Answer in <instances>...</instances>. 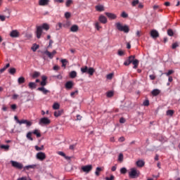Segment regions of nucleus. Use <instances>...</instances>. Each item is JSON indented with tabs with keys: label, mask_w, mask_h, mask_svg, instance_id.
I'll use <instances>...</instances> for the list:
<instances>
[{
	"label": "nucleus",
	"mask_w": 180,
	"mask_h": 180,
	"mask_svg": "<svg viewBox=\"0 0 180 180\" xmlns=\"http://www.w3.org/2000/svg\"><path fill=\"white\" fill-rule=\"evenodd\" d=\"M28 86L30 89H36V86H37V84H36V83L34 82H30L28 84Z\"/></svg>",
	"instance_id": "24"
},
{
	"label": "nucleus",
	"mask_w": 180,
	"mask_h": 180,
	"mask_svg": "<svg viewBox=\"0 0 180 180\" xmlns=\"http://www.w3.org/2000/svg\"><path fill=\"white\" fill-rule=\"evenodd\" d=\"M11 37H19V32L18 30H13L10 33Z\"/></svg>",
	"instance_id": "18"
},
{
	"label": "nucleus",
	"mask_w": 180,
	"mask_h": 180,
	"mask_svg": "<svg viewBox=\"0 0 180 180\" xmlns=\"http://www.w3.org/2000/svg\"><path fill=\"white\" fill-rule=\"evenodd\" d=\"M81 72H82V74L87 73L91 77H92V75H94V73L95 72V69H94V68H88V66H84L81 68Z\"/></svg>",
	"instance_id": "3"
},
{
	"label": "nucleus",
	"mask_w": 180,
	"mask_h": 180,
	"mask_svg": "<svg viewBox=\"0 0 180 180\" xmlns=\"http://www.w3.org/2000/svg\"><path fill=\"white\" fill-rule=\"evenodd\" d=\"M118 56H124V52L123 51H118Z\"/></svg>",
	"instance_id": "59"
},
{
	"label": "nucleus",
	"mask_w": 180,
	"mask_h": 180,
	"mask_svg": "<svg viewBox=\"0 0 180 180\" xmlns=\"http://www.w3.org/2000/svg\"><path fill=\"white\" fill-rule=\"evenodd\" d=\"M129 178L134 179L135 178H139L140 176V171L137 170L136 168H131V171L129 172Z\"/></svg>",
	"instance_id": "4"
},
{
	"label": "nucleus",
	"mask_w": 180,
	"mask_h": 180,
	"mask_svg": "<svg viewBox=\"0 0 180 180\" xmlns=\"http://www.w3.org/2000/svg\"><path fill=\"white\" fill-rule=\"evenodd\" d=\"M105 15L109 18L111 20H114L115 19H116L117 18V16L116 15V14L115 13H105Z\"/></svg>",
	"instance_id": "12"
},
{
	"label": "nucleus",
	"mask_w": 180,
	"mask_h": 180,
	"mask_svg": "<svg viewBox=\"0 0 180 180\" xmlns=\"http://www.w3.org/2000/svg\"><path fill=\"white\" fill-rule=\"evenodd\" d=\"M25 81H26V79L23 77H20L18 79V82L19 85H22V84H25Z\"/></svg>",
	"instance_id": "25"
},
{
	"label": "nucleus",
	"mask_w": 180,
	"mask_h": 180,
	"mask_svg": "<svg viewBox=\"0 0 180 180\" xmlns=\"http://www.w3.org/2000/svg\"><path fill=\"white\" fill-rule=\"evenodd\" d=\"M75 94H78V90H76L75 91H72L70 93V96H72V98H74V95H75Z\"/></svg>",
	"instance_id": "56"
},
{
	"label": "nucleus",
	"mask_w": 180,
	"mask_h": 180,
	"mask_svg": "<svg viewBox=\"0 0 180 180\" xmlns=\"http://www.w3.org/2000/svg\"><path fill=\"white\" fill-rule=\"evenodd\" d=\"M126 120L124 118L122 117L120 119V123H125Z\"/></svg>",
	"instance_id": "64"
},
{
	"label": "nucleus",
	"mask_w": 180,
	"mask_h": 180,
	"mask_svg": "<svg viewBox=\"0 0 180 180\" xmlns=\"http://www.w3.org/2000/svg\"><path fill=\"white\" fill-rule=\"evenodd\" d=\"M27 139H28V140H30L31 141H33V138L32 137V132H28L27 134Z\"/></svg>",
	"instance_id": "38"
},
{
	"label": "nucleus",
	"mask_w": 180,
	"mask_h": 180,
	"mask_svg": "<svg viewBox=\"0 0 180 180\" xmlns=\"http://www.w3.org/2000/svg\"><path fill=\"white\" fill-rule=\"evenodd\" d=\"M65 18H66V19H70V18H71V13L70 12H66L65 13Z\"/></svg>",
	"instance_id": "44"
},
{
	"label": "nucleus",
	"mask_w": 180,
	"mask_h": 180,
	"mask_svg": "<svg viewBox=\"0 0 180 180\" xmlns=\"http://www.w3.org/2000/svg\"><path fill=\"white\" fill-rule=\"evenodd\" d=\"M167 34L168 36H174V31H172V30H167Z\"/></svg>",
	"instance_id": "47"
},
{
	"label": "nucleus",
	"mask_w": 180,
	"mask_h": 180,
	"mask_svg": "<svg viewBox=\"0 0 180 180\" xmlns=\"http://www.w3.org/2000/svg\"><path fill=\"white\" fill-rule=\"evenodd\" d=\"M37 91H39L40 92H42L44 95H47L48 94H50V91L46 89V88L41 86L39 87L37 89Z\"/></svg>",
	"instance_id": "14"
},
{
	"label": "nucleus",
	"mask_w": 180,
	"mask_h": 180,
	"mask_svg": "<svg viewBox=\"0 0 180 180\" xmlns=\"http://www.w3.org/2000/svg\"><path fill=\"white\" fill-rule=\"evenodd\" d=\"M98 20L99 22H101V23H103V25L108 23V18H106V17H105L104 15H100L98 18Z\"/></svg>",
	"instance_id": "13"
},
{
	"label": "nucleus",
	"mask_w": 180,
	"mask_h": 180,
	"mask_svg": "<svg viewBox=\"0 0 180 180\" xmlns=\"http://www.w3.org/2000/svg\"><path fill=\"white\" fill-rule=\"evenodd\" d=\"M49 0H39V5L40 6H46V5H49Z\"/></svg>",
	"instance_id": "17"
},
{
	"label": "nucleus",
	"mask_w": 180,
	"mask_h": 180,
	"mask_svg": "<svg viewBox=\"0 0 180 180\" xmlns=\"http://www.w3.org/2000/svg\"><path fill=\"white\" fill-rule=\"evenodd\" d=\"M118 161H120L122 162V161H123V153H120L118 156Z\"/></svg>",
	"instance_id": "51"
},
{
	"label": "nucleus",
	"mask_w": 180,
	"mask_h": 180,
	"mask_svg": "<svg viewBox=\"0 0 180 180\" xmlns=\"http://www.w3.org/2000/svg\"><path fill=\"white\" fill-rule=\"evenodd\" d=\"M172 74H174V70H170L167 72L165 73V75H167V77H169V75H172Z\"/></svg>",
	"instance_id": "43"
},
{
	"label": "nucleus",
	"mask_w": 180,
	"mask_h": 180,
	"mask_svg": "<svg viewBox=\"0 0 180 180\" xmlns=\"http://www.w3.org/2000/svg\"><path fill=\"white\" fill-rule=\"evenodd\" d=\"M160 92L159 89H155L152 91L151 94L153 96H158V95H160Z\"/></svg>",
	"instance_id": "23"
},
{
	"label": "nucleus",
	"mask_w": 180,
	"mask_h": 180,
	"mask_svg": "<svg viewBox=\"0 0 180 180\" xmlns=\"http://www.w3.org/2000/svg\"><path fill=\"white\" fill-rule=\"evenodd\" d=\"M32 78L36 79L39 78L40 77V72H34L32 75Z\"/></svg>",
	"instance_id": "27"
},
{
	"label": "nucleus",
	"mask_w": 180,
	"mask_h": 180,
	"mask_svg": "<svg viewBox=\"0 0 180 180\" xmlns=\"http://www.w3.org/2000/svg\"><path fill=\"white\" fill-rule=\"evenodd\" d=\"M58 155H61V157H64L66 160H70V157L65 155V153L63 152L59 151L58 152Z\"/></svg>",
	"instance_id": "28"
},
{
	"label": "nucleus",
	"mask_w": 180,
	"mask_h": 180,
	"mask_svg": "<svg viewBox=\"0 0 180 180\" xmlns=\"http://www.w3.org/2000/svg\"><path fill=\"white\" fill-rule=\"evenodd\" d=\"M176 47H179V44H178V42H175V43L172 44V49L173 50H175V49H176Z\"/></svg>",
	"instance_id": "39"
},
{
	"label": "nucleus",
	"mask_w": 180,
	"mask_h": 180,
	"mask_svg": "<svg viewBox=\"0 0 180 180\" xmlns=\"http://www.w3.org/2000/svg\"><path fill=\"white\" fill-rule=\"evenodd\" d=\"M50 123H51V121L50 120V119L47 118V117H43L41 118L39 120V124H50Z\"/></svg>",
	"instance_id": "9"
},
{
	"label": "nucleus",
	"mask_w": 180,
	"mask_h": 180,
	"mask_svg": "<svg viewBox=\"0 0 180 180\" xmlns=\"http://www.w3.org/2000/svg\"><path fill=\"white\" fill-rule=\"evenodd\" d=\"M53 69L54 71H58V70H60V67L58 65H55Z\"/></svg>",
	"instance_id": "61"
},
{
	"label": "nucleus",
	"mask_w": 180,
	"mask_h": 180,
	"mask_svg": "<svg viewBox=\"0 0 180 180\" xmlns=\"http://www.w3.org/2000/svg\"><path fill=\"white\" fill-rule=\"evenodd\" d=\"M42 53L47 56V57H49V58H50L51 60H53V58H54V56L57 54V51L53 50L52 52H50L46 50L42 52Z\"/></svg>",
	"instance_id": "5"
},
{
	"label": "nucleus",
	"mask_w": 180,
	"mask_h": 180,
	"mask_svg": "<svg viewBox=\"0 0 180 180\" xmlns=\"http://www.w3.org/2000/svg\"><path fill=\"white\" fill-rule=\"evenodd\" d=\"M115 26L120 32H124V33H129L130 32V28L127 25H122L120 22L115 23Z\"/></svg>",
	"instance_id": "2"
},
{
	"label": "nucleus",
	"mask_w": 180,
	"mask_h": 180,
	"mask_svg": "<svg viewBox=\"0 0 180 180\" xmlns=\"http://www.w3.org/2000/svg\"><path fill=\"white\" fill-rule=\"evenodd\" d=\"M8 72L9 74H11V75H15V74H16V68H11L8 70Z\"/></svg>",
	"instance_id": "26"
},
{
	"label": "nucleus",
	"mask_w": 180,
	"mask_h": 180,
	"mask_svg": "<svg viewBox=\"0 0 180 180\" xmlns=\"http://www.w3.org/2000/svg\"><path fill=\"white\" fill-rule=\"evenodd\" d=\"M71 4H72V0H67L65 5L68 8L71 5Z\"/></svg>",
	"instance_id": "42"
},
{
	"label": "nucleus",
	"mask_w": 180,
	"mask_h": 180,
	"mask_svg": "<svg viewBox=\"0 0 180 180\" xmlns=\"http://www.w3.org/2000/svg\"><path fill=\"white\" fill-rule=\"evenodd\" d=\"M101 171H102V168L96 167V172H95L96 176H99V175H101Z\"/></svg>",
	"instance_id": "29"
},
{
	"label": "nucleus",
	"mask_w": 180,
	"mask_h": 180,
	"mask_svg": "<svg viewBox=\"0 0 180 180\" xmlns=\"http://www.w3.org/2000/svg\"><path fill=\"white\" fill-rule=\"evenodd\" d=\"M143 106H149L150 105V101L148 100H146L145 101H143Z\"/></svg>",
	"instance_id": "50"
},
{
	"label": "nucleus",
	"mask_w": 180,
	"mask_h": 180,
	"mask_svg": "<svg viewBox=\"0 0 180 180\" xmlns=\"http://www.w3.org/2000/svg\"><path fill=\"white\" fill-rule=\"evenodd\" d=\"M96 10L98 12H103V11H105V7L102 5L96 6Z\"/></svg>",
	"instance_id": "22"
},
{
	"label": "nucleus",
	"mask_w": 180,
	"mask_h": 180,
	"mask_svg": "<svg viewBox=\"0 0 180 180\" xmlns=\"http://www.w3.org/2000/svg\"><path fill=\"white\" fill-rule=\"evenodd\" d=\"M41 79H42V82H46L47 81V77L45 75H44V76L41 77Z\"/></svg>",
	"instance_id": "63"
},
{
	"label": "nucleus",
	"mask_w": 180,
	"mask_h": 180,
	"mask_svg": "<svg viewBox=\"0 0 180 180\" xmlns=\"http://www.w3.org/2000/svg\"><path fill=\"white\" fill-rule=\"evenodd\" d=\"M95 26H96V28L97 29V30H100V29H101V27H102L99 25V22H96Z\"/></svg>",
	"instance_id": "54"
},
{
	"label": "nucleus",
	"mask_w": 180,
	"mask_h": 180,
	"mask_svg": "<svg viewBox=\"0 0 180 180\" xmlns=\"http://www.w3.org/2000/svg\"><path fill=\"white\" fill-rule=\"evenodd\" d=\"M70 77L72 79L77 77V72L75 71H72L70 72Z\"/></svg>",
	"instance_id": "32"
},
{
	"label": "nucleus",
	"mask_w": 180,
	"mask_h": 180,
	"mask_svg": "<svg viewBox=\"0 0 180 180\" xmlns=\"http://www.w3.org/2000/svg\"><path fill=\"white\" fill-rule=\"evenodd\" d=\"M6 19V17L5 15H0V20H1V22H5Z\"/></svg>",
	"instance_id": "55"
},
{
	"label": "nucleus",
	"mask_w": 180,
	"mask_h": 180,
	"mask_svg": "<svg viewBox=\"0 0 180 180\" xmlns=\"http://www.w3.org/2000/svg\"><path fill=\"white\" fill-rule=\"evenodd\" d=\"M31 49L32 51L35 52L39 49V45L34 44Z\"/></svg>",
	"instance_id": "40"
},
{
	"label": "nucleus",
	"mask_w": 180,
	"mask_h": 180,
	"mask_svg": "<svg viewBox=\"0 0 180 180\" xmlns=\"http://www.w3.org/2000/svg\"><path fill=\"white\" fill-rule=\"evenodd\" d=\"M150 36L153 39H157L160 37V33H158V31L153 30L150 31Z\"/></svg>",
	"instance_id": "11"
},
{
	"label": "nucleus",
	"mask_w": 180,
	"mask_h": 180,
	"mask_svg": "<svg viewBox=\"0 0 180 180\" xmlns=\"http://www.w3.org/2000/svg\"><path fill=\"white\" fill-rule=\"evenodd\" d=\"M134 58H136V56H129L128 59L124 62V65H126V66L130 65L133 60H134Z\"/></svg>",
	"instance_id": "10"
},
{
	"label": "nucleus",
	"mask_w": 180,
	"mask_h": 180,
	"mask_svg": "<svg viewBox=\"0 0 180 180\" xmlns=\"http://www.w3.org/2000/svg\"><path fill=\"white\" fill-rule=\"evenodd\" d=\"M11 164L12 167H13L14 168H16L17 169H22L23 168V165L16 161L11 160Z\"/></svg>",
	"instance_id": "6"
},
{
	"label": "nucleus",
	"mask_w": 180,
	"mask_h": 180,
	"mask_svg": "<svg viewBox=\"0 0 180 180\" xmlns=\"http://www.w3.org/2000/svg\"><path fill=\"white\" fill-rule=\"evenodd\" d=\"M120 172L122 174H126V172H127V169H126V167H122L120 169Z\"/></svg>",
	"instance_id": "46"
},
{
	"label": "nucleus",
	"mask_w": 180,
	"mask_h": 180,
	"mask_svg": "<svg viewBox=\"0 0 180 180\" xmlns=\"http://www.w3.org/2000/svg\"><path fill=\"white\" fill-rule=\"evenodd\" d=\"M33 134H36L37 137H41V134H40V131H39L38 129H35L33 131Z\"/></svg>",
	"instance_id": "30"
},
{
	"label": "nucleus",
	"mask_w": 180,
	"mask_h": 180,
	"mask_svg": "<svg viewBox=\"0 0 180 180\" xmlns=\"http://www.w3.org/2000/svg\"><path fill=\"white\" fill-rule=\"evenodd\" d=\"M0 148L6 150V151H8L9 150V145H1Z\"/></svg>",
	"instance_id": "37"
},
{
	"label": "nucleus",
	"mask_w": 180,
	"mask_h": 180,
	"mask_svg": "<svg viewBox=\"0 0 180 180\" xmlns=\"http://www.w3.org/2000/svg\"><path fill=\"white\" fill-rule=\"evenodd\" d=\"M35 150L37 151H41L44 150V146H41V147H39L38 146H35Z\"/></svg>",
	"instance_id": "35"
},
{
	"label": "nucleus",
	"mask_w": 180,
	"mask_h": 180,
	"mask_svg": "<svg viewBox=\"0 0 180 180\" xmlns=\"http://www.w3.org/2000/svg\"><path fill=\"white\" fill-rule=\"evenodd\" d=\"M107 79H112L113 78V73H110L106 76Z\"/></svg>",
	"instance_id": "48"
},
{
	"label": "nucleus",
	"mask_w": 180,
	"mask_h": 180,
	"mask_svg": "<svg viewBox=\"0 0 180 180\" xmlns=\"http://www.w3.org/2000/svg\"><path fill=\"white\" fill-rule=\"evenodd\" d=\"M25 124L30 127V126H32V122L30 121H28L27 120H25Z\"/></svg>",
	"instance_id": "53"
},
{
	"label": "nucleus",
	"mask_w": 180,
	"mask_h": 180,
	"mask_svg": "<svg viewBox=\"0 0 180 180\" xmlns=\"http://www.w3.org/2000/svg\"><path fill=\"white\" fill-rule=\"evenodd\" d=\"M37 160H39V161H44L46 160V153L43 152H39L36 155Z\"/></svg>",
	"instance_id": "7"
},
{
	"label": "nucleus",
	"mask_w": 180,
	"mask_h": 180,
	"mask_svg": "<svg viewBox=\"0 0 180 180\" xmlns=\"http://www.w3.org/2000/svg\"><path fill=\"white\" fill-rule=\"evenodd\" d=\"M113 96V91L107 92V98H112Z\"/></svg>",
	"instance_id": "45"
},
{
	"label": "nucleus",
	"mask_w": 180,
	"mask_h": 180,
	"mask_svg": "<svg viewBox=\"0 0 180 180\" xmlns=\"http://www.w3.org/2000/svg\"><path fill=\"white\" fill-rule=\"evenodd\" d=\"M121 17L124 18H128L129 17V14L127 13L126 12L123 11L122 13V14H121Z\"/></svg>",
	"instance_id": "41"
},
{
	"label": "nucleus",
	"mask_w": 180,
	"mask_h": 180,
	"mask_svg": "<svg viewBox=\"0 0 180 180\" xmlns=\"http://www.w3.org/2000/svg\"><path fill=\"white\" fill-rule=\"evenodd\" d=\"M43 29L44 30H49L50 29V25L47 23H44L41 26L37 27V38L40 39L41 37V34H43Z\"/></svg>",
	"instance_id": "1"
},
{
	"label": "nucleus",
	"mask_w": 180,
	"mask_h": 180,
	"mask_svg": "<svg viewBox=\"0 0 180 180\" xmlns=\"http://www.w3.org/2000/svg\"><path fill=\"white\" fill-rule=\"evenodd\" d=\"M139 0H134L132 1L131 5L132 6H136V5H139Z\"/></svg>",
	"instance_id": "52"
},
{
	"label": "nucleus",
	"mask_w": 180,
	"mask_h": 180,
	"mask_svg": "<svg viewBox=\"0 0 180 180\" xmlns=\"http://www.w3.org/2000/svg\"><path fill=\"white\" fill-rule=\"evenodd\" d=\"M115 179V176L111 175L110 177H106L105 180H114Z\"/></svg>",
	"instance_id": "57"
},
{
	"label": "nucleus",
	"mask_w": 180,
	"mask_h": 180,
	"mask_svg": "<svg viewBox=\"0 0 180 180\" xmlns=\"http://www.w3.org/2000/svg\"><path fill=\"white\" fill-rule=\"evenodd\" d=\"M82 171H83V172H86V174L91 172V171H92V165L82 167Z\"/></svg>",
	"instance_id": "8"
},
{
	"label": "nucleus",
	"mask_w": 180,
	"mask_h": 180,
	"mask_svg": "<svg viewBox=\"0 0 180 180\" xmlns=\"http://www.w3.org/2000/svg\"><path fill=\"white\" fill-rule=\"evenodd\" d=\"M149 78H150L152 81H154V79H155V75H149Z\"/></svg>",
	"instance_id": "60"
},
{
	"label": "nucleus",
	"mask_w": 180,
	"mask_h": 180,
	"mask_svg": "<svg viewBox=\"0 0 180 180\" xmlns=\"http://www.w3.org/2000/svg\"><path fill=\"white\" fill-rule=\"evenodd\" d=\"M66 89H71L74 86V82L69 81L65 83V85Z\"/></svg>",
	"instance_id": "15"
},
{
	"label": "nucleus",
	"mask_w": 180,
	"mask_h": 180,
	"mask_svg": "<svg viewBox=\"0 0 180 180\" xmlns=\"http://www.w3.org/2000/svg\"><path fill=\"white\" fill-rule=\"evenodd\" d=\"M53 109H54V110H57L60 109V104L58 103H53Z\"/></svg>",
	"instance_id": "31"
},
{
	"label": "nucleus",
	"mask_w": 180,
	"mask_h": 180,
	"mask_svg": "<svg viewBox=\"0 0 180 180\" xmlns=\"http://www.w3.org/2000/svg\"><path fill=\"white\" fill-rule=\"evenodd\" d=\"M63 27V24L61 22H58L56 27V30H60Z\"/></svg>",
	"instance_id": "49"
},
{
	"label": "nucleus",
	"mask_w": 180,
	"mask_h": 180,
	"mask_svg": "<svg viewBox=\"0 0 180 180\" xmlns=\"http://www.w3.org/2000/svg\"><path fill=\"white\" fill-rule=\"evenodd\" d=\"M25 169H34V168H36V165H27V166H25Z\"/></svg>",
	"instance_id": "34"
},
{
	"label": "nucleus",
	"mask_w": 180,
	"mask_h": 180,
	"mask_svg": "<svg viewBox=\"0 0 180 180\" xmlns=\"http://www.w3.org/2000/svg\"><path fill=\"white\" fill-rule=\"evenodd\" d=\"M131 63H132L133 65H134L133 68H134L135 70L139 68V60L134 58V59L132 60V61H131Z\"/></svg>",
	"instance_id": "16"
},
{
	"label": "nucleus",
	"mask_w": 180,
	"mask_h": 180,
	"mask_svg": "<svg viewBox=\"0 0 180 180\" xmlns=\"http://www.w3.org/2000/svg\"><path fill=\"white\" fill-rule=\"evenodd\" d=\"M146 162L143 160H138L136 162V165L139 167V168H143V167H144Z\"/></svg>",
	"instance_id": "21"
},
{
	"label": "nucleus",
	"mask_w": 180,
	"mask_h": 180,
	"mask_svg": "<svg viewBox=\"0 0 180 180\" xmlns=\"http://www.w3.org/2000/svg\"><path fill=\"white\" fill-rule=\"evenodd\" d=\"M47 85V82H41V86L44 87Z\"/></svg>",
	"instance_id": "62"
},
{
	"label": "nucleus",
	"mask_w": 180,
	"mask_h": 180,
	"mask_svg": "<svg viewBox=\"0 0 180 180\" xmlns=\"http://www.w3.org/2000/svg\"><path fill=\"white\" fill-rule=\"evenodd\" d=\"M25 122H26V120H21L18 121L19 124H25Z\"/></svg>",
	"instance_id": "58"
},
{
	"label": "nucleus",
	"mask_w": 180,
	"mask_h": 180,
	"mask_svg": "<svg viewBox=\"0 0 180 180\" xmlns=\"http://www.w3.org/2000/svg\"><path fill=\"white\" fill-rule=\"evenodd\" d=\"M60 62L62 63V67H67V63H68V60H67V59H62Z\"/></svg>",
	"instance_id": "33"
},
{
	"label": "nucleus",
	"mask_w": 180,
	"mask_h": 180,
	"mask_svg": "<svg viewBox=\"0 0 180 180\" xmlns=\"http://www.w3.org/2000/svg\"><path fill=\"white\" fill-rule=\"evenodd\" d=\"M79 29V27H78V25H74L70 27V32H73L74 33L78 32Z\"/></svg>",
	"instance_id": "20"
},
{
	"label": "nucleus",
	"mask_w": 180,
	"mask_h": 180,
	"mask_svg": "<svg viewBox=\"0 0 180 180\" xmlns=\"http://www.w3.org/2000/svg\"><path fill=\"white\" fill-rule=\"evenodd\" d=\"M64 113L63 110H59L54 112V116L55 117H59V116H61Z\"/></svg>",
	"instance_id": "19"
},
{
	"label": "nucleus",
	"mask_w": 180,
	"mask_h": 180,
	"mask_svg": "<svg viewBox=\"0 0 180 180\" xmlns=\"http://www.w3.org/2000/svg\"><path fill=\"white\" fill-rule=\"evenodd\" d=\"M174 113V111L173 110H169L167 111V116H172Z\"/></svg>",
	"instance_id": "36"
}]
</instances>
